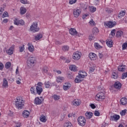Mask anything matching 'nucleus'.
<instances>
[{
    "label": "nucleus",
    "instance_id": "69168bd1",
    "mask_svg": "<svg viewBox=\"0 0 127 127\" xmlns=\"http://www.w3.org/2000/svg\"><path fill=\"white\" fill-rule=\"evenodd\" d=\"M90 107L92 109H96V106H95V104H91Z\"/></svg>",
    "mask_w": 127,
    "mask_h": 127
},
{
    "label": "nucleus",
    "instance_id": "774afa93",
    "mask_svg": "<svg viewBox=\"0 0 127 127\" xmlns=\"http://www.w3.org/2000/svg\"><path fill=\"white\" fill-rule=\"evenodd\" d=\"M56 44H57V45H61V44H62V43L61 42H60L59 41H56Z\"/></svg>",
    "mask_w": 127,
    "mask_h": 127
},
{
    "label": "nucleus",
    "instance_id": "4d7b16f0",
    "mask_svg": "<svg viewBox=\"0 0 127 127\" xmlns=\"http://www.w3.org/2000/svg\"><path fill=\"white\" fill-rule=\"evenodd\" d=\"M94 115L96 117H99V116H100V112L98 111H95L94 112Z\"/></svg>",
    "mask_w": 127,
    "mask_h": 127
},
{
    "label": "nucleus",
    "instance_id": "e2e57ef3",
    "mask_svg": "<svg viewBox=\"0 0 127 127\" xmlns=\"http://www.w3.org/2000/svg\"><path fill=\"white\" fill-rule=\"evenodd\" d=\"M3 69V64L2 63H0V70H2Z\"/></svg>",
    "mask_w": 127,
    "mask_h": 127
},
{
    "label": "nucleus",
    "instance_id": "c756f323",
    "mask_svg": "<svg viewBox=\"0 0 127 127\" xmlns=\"http://www.w3.org/2000/svg\"><path fill=\"white\" fill-rule=\"evenodd\" d=\"M99 32V29L97 27H94L92 29V34L96 35Z\"/></svg>",
    "mask_w": 127,
    "mask_h": 127
},
{
    "label": "nucleus",
    "instance_id": "0e129e2a",
    "mask_svg": "<svg viewBox=\"0 0 127 127\" xmlns=\"http://www.w3.org/2000/svg\"><path fill=\"white\" fill-rule=\"evenodd\" d=\"M8 22V19H4L2 21V23H6Z\"/></svg>",
    "mask_w": 127,
    "mask_h": 127
},
{
    "label": "nucleus",
    "instance_id": "6e6552de",
    "mask_svg": "<svg viewBox=\"0 0 127 127\" xmlns=\"http://www.w3.org/2000/svg\"><path fill=\"white\" fill-rule=\"evenodd\" d=\"M81 53L79 51H76L74 52L72 56V58L74 60H79L81 58Z\"/></svg>",
    "mask_w": 127,
    "mask_h": 127
},
{
    "label": "nucleus",
    "instance_id": "4be33fe9",
    "mask_svg": "<svg viewBox=\"0 0 127 127\" xmlns=\"http://www.w3.org/2000/svg\"><path fill=\"white\" fill-rule=\"evenodd\" d=\"M69 69L71 70V71H73V72H76V71H78L77 66H76L75 65H70L69 66Z\"/></svg>",
    "mask_w": 127,
    "mask_h": 127
},
{
    "label": "nucleus",
    "instance_id": "f704fd0d",
    "mask_svg": "<svg viewBox=\"0 0 127 127\" xmlns=\"http://www.w3.org/2000/svg\"><path fill=\"white\" fill-rule=\"evenodd\" d=\"M94 47L96 49H100V48H102L101 45H100L98 43H94Z\"/></svg>",
    "mask_w": 127,
    "mask_h": 127
},
{
    "label": "nucleus",
    "instance_id": "6ab92c4d",
    "mask_svg": "<svg viewBox=\"0 0 127 127\" xmlns=\"http://www.w3.org/2000/svg\"><path fill=\"white\" fill-rule=\"evenodd\" d=\"M72 105L73 106H80V101L78 99H74L72 102Z\"/></svg>",
    "mask_w": 127,
    "mask_h": 127
},
{
    "label": "nucleus",
    "instance_id": "393cba45",
    "mask_svg": "<svg viewBox=\"0 0 127 127\" xmlns=\"http://www.w3.org/2000/svg\"><path fill=\"white\" fill-rule=\"evenodd\" d=\"M120 102L122 104V105H127V99L126 98H122Z\"/></svg>",
    "mask_w": 127,
    "mask_h": 127
},
{
    "label": "nucleus",
    "instance_id": "39448f33",
    "mask_svg": "<svg viewBox=\"0 0 127 127\" xmlns=\"http://www.w3.org/2000/svg\"><path fill=\"white\" fill-rule=\"evenodd\" d=\"M78 124L81 127H84L86 125V119L83 116H80L77 119Z\"/></svg>",
    "mask_w": 127,
    "mask_h": 127
},
{
    "label": "nucleus",
    "instance_id": "b1692460",
    "mask_svg": "<svg viewBox=\"0 0 127 127\" xmlns=\"http://www.w3.org/2000/svg\"><path fill=\"white\" fill-rule=\"evenodd\" d=\"M106 44L109 47H113V40L109 39L106 42Z\"/></svg>",
    "mask_w": 127,
    "mask_h": 127
},
{
    "label": "nucleus",
    "instance_id": "79ce46f5",
    "mask_svg": "<svg viewBox=\"0 0 127 127\" xmlns=\"http://www.w3.org/2000/svg\"><path fill=\"white\" fill-rule=\"evenodd\" d=\"M11 65V64L10 62H8L5 64V67L6 69H8Z\"/></svg>",
    "mask_w": 127,
    "mask_h": 127
},
{
    "label": "nucleus",
    "instance_id": "37998d69",
    "mask_svg": "<svg viewBox=\"0 0 127 127\" xmlns=\"http://www.w3.org/2000/svg\"><path fill=\"white\" fill-rule=\"evenodd\" d=\"M53 99L55 100V101H58L59 99H60V97L59 96H58L57 95H54L53 96Z\"/></svg>",
    "mask_w": 127,
    "mask_h": 127
},
{
    "label": "nucleus",
    "instance_id": "1a4fd4ad",
    "mask_svg": "<svg viewBox=\"0 0 127 127\" xmlns=\"http://www.w3.org/2000/svg\"><path fill=\"white\" fill-rule=\"evenodd\" d=\"M121 117L120 115H118L117 114H114L113 116L110 117V121H114L115 122H117L120 120Z\"/></svg>",
    "mask_w": 127,
    "mask_h": 127
},
{
    "label": "nucleus",
    "instance_id": "423d86ee",
    "mask_svg": "<svg viewBox=\"0 0 127 127\" xmlns=\"http://www.w3.org/2000/svg\"><path fill=\"white\" fill-rule=\"evenodd\" d=\"M106 96L104 92H99L95 96L96 101H101V100H105Z\"/></svg>",
    "mask_w": 127,
    "mask_h": 127
},
{
    "label": "nucleus",
    "instance_id": "5fc2aeb1",
    "mask_svg": "<svg viewBox=\"0 0 127 127\" xmlns=\"http://www.w3.org/2000/svg\"><path fill=\"white\" fill-rule=\"evenodd\" d=\"M77 1V0H69V3L70 4H73V3H75Z\"/></svg>",
    "mask_w": 127,
    "mask_h": 127
},
{
    "label": "nucleus",
    "instance_id": "412c9836",
    "mask_svg": "<svg viewBox=\"0 0 127 127\" xmlns=\"http://www.w3.org/2000/svg\"><path fill=\"white\" fill-rule=\"evenodd\" d=\"M34 102L36 105H41V103H42V101H41V99H40L38 97H36L35 99Z\"/></svg>",
    "mask_w": 127,
    "mask_h": 127
},
{
    "label": "nucleus",
    "instance_id": "8fccbe9b",
    "mask_svg": "<svg viewBox=\"0 0 127 127\" xmlns=\"http://www.w3.org/2000/svg\"><path fill=\"white\" fill-rule=\"evenodd\" d=\"M19 25H24V21L23 20H19Z\"/></svg>",
    "mask_w": 127,
    "mask_h": 127
},
{
    "label": "nucleus",
    "instance_id": "4c0bfd02",
    "mask_svg": "<svg viewBox=\"0 0 127 127\" xmlns=\"http://www.w3.org/2000/svg\"><path fill=\"white\" fill-rule=\"evenodd\" d=\"M89 9L91 12H95L97 8L94 6L89 7Z\"/></svg>",
    "mask_w": 127,
    "mask_h": 127
},
{
    "label": "nucleus",
    "instance_id": "3c124183",
    "mask_svg": "<svg viewBox=\"0 0 127 127\" xmlns=\"http://www.w3.org/2000/svg\"><path fill=\"white\" fill-rule=\"evenodd\" d=\"M106 11L108 13H111V12H112L113 10L110 8H107L106 9Z\"/></svg>",
    "mask_w": 127,
    "mask_h": 127
},
{
    "label": "nucleus",
    "instance_id": "72a5a7b5",
    "mask_svg": "<svg viewBox=\"0 0 127 127\" xmlns=\"http://www.w3.org/2000/svg\"><path fill=\"white\" fill-rule=\"evenodd\" d=\"M42 38V34H38L36 37H35V40H39V39H41Z\"/></svg>",
    "mask_w": 127,
    "mask_h": 127
},
{
    "label": "nucleus",
    "instance_id": "bf43d9fd",
    "mask_svg": "<svg viewBox=\"0 0 127 127\" xmlns=\"http://www.w3.org/2000/svg\"><path fill=\"white\" fill-rule=\"evenodd\" d=\"M21 3H24V4H25L26 3H28L27 2V0H21Z\"/></svg>",
    "mask_w": 127,
    "mask_h": 127
},
{
    "label": "nucleus",
    "instance_id": "9d476101",
    "mask_svg": "<svg viewBox=\"0 0 127 127\" xmlns=\"http://www.w3.org/2000/svg\"><path fill=\"white\" fill-rule=\"evenodd\" d=\"M73 14L74 17H78L81 14V10L78 9H74L73 11Z\"/></svg>",
    "mask_w": 127,
    "mask_h": 127
},
{
    "label": "nucleus",
    "instance_id": "864d4df0",
    "mask_svg": "<svg viewBox=\"0 0 127 127\" xmlns=\"http://www.w3.org/2000/svg\"><path fill=\"white\" fill-rule=\"evenodd\" d=\"M30 91L32 94H35V90H34V87H32L30 89Z\"/></svg>",
    "mask_w": 127,
    "mask_h": 127
},
{
    "label": "nucleus",
    "instance_id": "338daca9",
    "mask_svg": "<svg viewBox=\"0 0 127 127\" xmlns=\"http://www.w3.org/2000/svg\"><path fill=\"white\" fill-rule=\"evenodd\" d=\"M3 10H4L3 8L1 7V8H0V15L2 14V12H3Z\"/></svg>",
    "mask_w": 127,
    "mask_h": 127
},
{
    "label": "nucleus",
    "instance_id": "680f3d73",
    "mask_svg": "<svg viewBox=\"0 0 127 127\" xmlns=\"http://www.w3.org/2000/svg\"><path fill=\"white\" fill-rule=\"evenodd\" d=\"M48 72V70H47V69H46L45 68H43V73H46V74H47Z\"/></svg>",
    "mask_w": 127,
    "mask_h": 127
},
{
    "label": "nucleus",
    "instance_id": "a18cd8bd",
    "mask_svg": "<svg viewBox=\"0 0 127 127\" xmlns=\"http://www.w3.org/2000/svg\"><path fill=\"white\" fill-rule=\"evenodd\" d=\"M119 77V75H117V73L115 72H113L112 73V77L114 79H118V77Z\"/></svg>",
    "mask_w": 127,
    "mask_h": 127
},
{
    "label": "nucleus",
    "instance_id": "58836bf2",
    "mask_svg": "<svg viewBox=\"0 0 127 127\" xmlns=\"http://www.w3.org/2000/svg\"><path fill=\"white\" fill-rule=\"evenodd\" d=\"M19 19L17 18H15L14 19V24L15 25H19Z\"/></svg>",
    "mask_w": 127,
    "mask_h": 127
},
{
    "label": "nucleus",
    "instance_id": "f3484780",
    "mask_svg": "<svg viewBox=\"0 0 127 127\" xmlns=\"http://www.w3.org/2000/svg\"><path fill=\"white\" fill-rule=\"evenodd\" d=\"M71 88V84L70 83H65L64 85L63 86V89L64 91H67V90H69Z\"/></svg>",
    "mask_w": 127,
    "mask_h": 127
},
{
    "label": "nucleus",
    "instance_id": "4468645a",
    "mask_svg": "<svg viewBox=\"0 0 127 127\" xmlns=\"http://www.w3.org/2000/svg\"><path fill=\"white\" fill-rule=\"evenodd\" d=\"M87 76L86 72H81V73H78V75L77 76V78H79V79H83Z\"/></svg>",
    "mask_w": 127,
    "mask_h": 127
},
{
    "label": "nucleus",
    "instance_id": "a211bd4d",
    "mask_svg": "<svg viewBox=\"0 0 127 127\" xmlns=\"http://www.w3.org/2000/svg\"><path fill=\"white\" fill-rule=\"evenodd\" d=\"M2 87L3 88L8 87V82H7V80L6 79V78L3 79Z\"/></svg>",
    "mask_w": 127,
    "mask_h": 127
},
{
    "label": "nucleus",
    "instance_id": "5701e85b",
    "mask_svg": "<svg viewBox=\"0 0 127 127\" xmlns=\"http://www.w3.org/2000/svg\"><path fill=\"white\" fill-rule=\"evenodd\" d=\"M29 115H30V113H29V111H28L25 110L23 112V116L24 118H28Z\"/></svg>",
    "mask_w": 127,
    "mask_h": 127
},
{
    "label": "nucleus",
    "instance_id": "bb28decb",
    "mask_svg": "<svg viewBox=\"0 0 127 127\" xmlns=\"http://www.w3.org/2000/svg\"><path fill=\"white\" fill-rule=\"evenodd\" d=\"M118 70L120 71V72H124V71L126 70V65H120L118 67Z\"/></svg>",
    "mask_w": 127,
    "mask_h": 127
},
{
    "label": "nucleus",
    "instance_id": "c03bdc74",
    "mask_svg": "<svg viewBox=\"0 0 127 127\" xmlns=\"http://www.w3.org/2000/svg\"><path fill=\"white\" fill-rule=\"evenodd\" d=\"M94 34H91L89 35V40H90V41H92V40H94V39H95V36H94Z\"/></svg>",
    "mask_w": 127,
    "mask_h": 127
},
{
    "label": "nucleus",
    "instance_id": "20e7f679",
    "mask_svg": "<svg viewBox=\"0 0 127 127\" xmlns=\"http://www.w3.org/2000/svg\"><path fill=\"white\" fill-rule=\"evenodd\" d=\"M39 29L37 22H33L32 25L30 26V30L31 31H33V32H37V31H39Z\"/></svg>",
    "mask_w": 127,
    "mask_h": 127
},
{
    "label": "nucleus",
    "instance_id": "a878e982",
    "mask_svg": "<svg viewBox=\"0 0 127 127\" xmlns=\"http://www.w3.org/2000/svg\"><path fill=\"white\" fill-rule=\"evenodd\" d=\"M96 55L94 53H90L89 55V57L91 60H94V58H96Z\"/></svg>",
    "mask_w": 127,
    "mask_h": 127
},
{
    "label": "nucleus",
    "instance_id": "f03ea898",
    "mask_svg": "<svg viewBox=\"0 0 127 127\" xmlns=\"http://www.w3.org/2000/svg\"><path fill=\"white\" fill-rule=\"evenodd\" d=\"M43 83L41 82H39L37 84H36V91L37 93L39 95H41V93L43 92Z\"/></svg>",
    "mask_w": 127,
    "mask_h": 127
},
{
    "label": "nucleus",
    "instance_id": "a19ab883",
    "mask_svg": "<svg viewBox=\"0 0 127 127\" xmlns=\"http://www.w3.org/2000/svg\"><path fill=\"white\" fill-rule=\"evenodd\" d=\"M69 50V47L68 46H64L62 48V50L63 51H68Z\"/></svg>",
    "mask_w": 127,
    "mask_h": 127
},
{
    "label": "nucleus",
    "instance_id": "09e8293b",
    "mask_svg": "<svg viewBox=\"0 0 127 127\" xmlns=\"http://www.w3.org/2000/svg\"><path fill=\"white\" fill-rule=\"evenodd\" d=\"M19 51L20 52H23V51H24V45L19 47Z\"/></svg>",
    "mask_w": 127,
    "mask_h": 127
},
{
    "label": "nucleus",
    "instance_id": "f257e3e1",
    "mask_svg": "<svg viewBox=\"0 0 127 127\" xmlns=\"http://www.w3.org/2000/svg\"><path fill=\"white\" fill-rule=\"evenodd\" d=\"M15 106L18 110H21L24 106V100L22 97H17L15 101Z\"/></svg>",
    "mask_w": 127,
    "mask_h": 127
},
{
    "label": "nucleus",
    "instance_id": "cd10ccee",
    "mask_svg": "<svg viewBox=\"0 0 127 127\" xmlns=\"http://www.w3.org/2000/svg\"><path fill=\"white\" fill-rule=\"evenodd\" d=\"M64 77L62 76H58L57 77V83H61L62 81H64Z\"/></svg>",
    "mask_w": 127,
    "mask_h": 127
},
{
    "label": "nucleus",
    "instance_id": "de8ad7c7",
    "mask_svg": "<svg viewBox=\"0 0 127 127\" xmlns=\"http://www.w3.org/2000/svg\"><path fill=\"white\" fill-rule=\"evenodd\" d=\"M116 29H113L111 32V35H112V36H115V35H116Z\"/></svg>",
    "mask_w": 127,
    "mask_h": 127
},
{
    "label": "nucleus",
    "instance_id": "ddd939ff",
    "mask_svg": "<svg viewBox=\"0 0 127 127\" xmlns=\"http://www.w3.org/2000/svg\"><path fill=\"white\" fill-rule=\"evenodd\" d=\"M85 115L87 120H90L93 117V113L91 112H86Z\"/></svg>",
    "mask_w": 127,
    "mask_h": 127
},
{
    "label": "nucleus",
    "instance_id": "c85d7f7f",
    "mask_svg": "<svg viewBox=\"0 0 127 127\" xmlns=\"http://www.w3.org/2000/svg\"><path fill=\"white\" fill-rule=\"evenodd\" d=\"M40 121L42 122V123H45L47 120L46 119V117L45 116L42 115L40 117Z\"/></svg>",
    "mask_w": 127,
    "mask_h": 127
},
{
    "label": "nucleus",
    "instance_id": "603ef678",
    "mask_svg": "<svg viewBox=\"0 0 127 127\" xmlns=\"http://www.w3.org/2000/svg\"><path fill=\"white\" fill-rule=\"evenodd\" d=\"M95 69H96V67L95 66H93V67H90L89 69L90 73L94 72V71H95Z\"/></svg>",
    "mask_w": 127,
    "mask_h": 127
},
{
    "label": "nucleus",
    "instance_id": "2f4dec72",
    "mask_svg": "<svg viewBox=\"0 0 127 127\" xmlns=\"http://www.w3.org/2000/svg\"><path fill=\"white\" fill-rule=\"evenodd\" d=\"M124 34V33L122 31H118L116 33L117 37H122V36Z\"/></svg>",
    "mask_w": 127,
    "mask_h": 127
},
{
    "label": "nucleus",
    "instance_id": "7c9ffc66",
    "mask_svg": "<svg viewBox=\"0 0 127 127\" xmlns=\"http://www.w3.org/2000/svg\"><path fill=\"white\" fill-rule=\"evenodd\" d=\"M26 12V8L21 7L20 8V13L21 14L23 15V14H25Z\"/></svg>",
    "mask_w": 127,
    "mask_h": 127
},
{
    "label": "nucleus",
    "instance_id": "ea45409f",
    "mask_svg": "<svg viewBox=\"0 0 127 127\" xmlns=\"http://www.w3.org/2000/svg\"><path fill=\"white\" fill-rule=\"evenodd\" d=\"M126 15V11H121L120 13V15H118V17H121V16H125Z\"/></svg>",
    "mask_w": 127,
    "mask_h": 127
},
{
    "label": "nucleus",
    "instance_id": "c9c22d12",
    "mask_svg": "<svg viewBox=\"0 0 127 127\" xmlns=\"http://www.w3.org/2000/svg\"><path fill=\"white\" fill-rule=\"evenodd\" d=\"M83 80H81V78H78V77L76 76V78H75L74 80L75 83H81Z\"/></svg>",
    "mask_w": 127,
    "mask_h": 127
},
{
    "label": "nucleus",
    "instance_id": "0eeeda50",
    "mask_svg": "<svg viewBox=\"0 0 127 127\" xmlns=\"http://www.w3.org/2000/svg\"><path fill=\"white\" fill-rule=\"evenodd\" d=\"M104 25H106V26H108L109 28H112L115 25H117V22L115 21L113 22L112 21H109L107 22H104Z\"/></svg>",
    "mask_w": 127,
    "mask_h": 127
},
{
    "label": "nucleus",
    "instance_id": "473e14b6",
    "mask_svg": "<svg viewBox=\"0 0 127 127\" xmlns=\"http://www.w3.org/2000/svg\"><path fill=\"white\" fill-rule=\"evenodd\" d=\"M64 127H73L72 124L69 122H65Z\"/></svg>",
    "mask_w": 127,
    "mask_h": 127
},
{
    "label": "nucleus",
    "instance_id": "7ed1b4c3",
    "mask_svg": "<svg viewBox=\"0 0 127 127\" xmlns=\"http://www.w3.org/2000/svg\"><path fill=\"white\" fill-rule=\"evenodd\" d=\"M34 63H35V58L34 57L29 58L27 61V65L29 68L34 66Z\"/></svg>",
    "mask_w": 127,
    "mask_h": 127
},
{
    "label": "nucleus",
    "instance_id": "f8f14e48",
    "mask_svg": "<svg viewBox=\"0 0 127 127\" xmlns=\"http://www.w3.org/2000/svg\"><path fill=\"white\" fill-rule=\"evenodd\" d=\"M69 33L71 35H73L74 36H75L77 35V34L78 33V32L76 30V29L74 28H71L69 29Z\"/></svg>",
    "mask_w": 127,
    "mask_h": 127
},
{
    "label": "nucleus",
    "instance_id": "2eb2a0df",
    "mask_svg": "<svg viewBox=\"0 0 127 127\" xmlns=\"http://www.w3.org/2000/svg\"><path fill=\"white\" fill-rule=\"evenodd\" d=\"M28 49L30 52H33L34 51V47L31 43L28 44Z\"/></svg>",
    "mask_w": 127,
    "mask_h": 127
},
{
    "label": "nucleus",
    "instance_id": "e433bc0d",
    "mask_svg": "<svg viewBox=\"0 0 127 127\" xmlns=\"http://www.w3.org/2000/svg\"><path fill=\"white\" fill-rule=\"evenodd\" d=\"M126 114H127V110L125 109L120 112V115L123 117L124 116H126Z\"/></svg>",
    "mask_w": 127,
    "mask_h": 127
},
{
    "label": "nucleus",
    "instance_id": "aec40b11",
    "mask_svg": "<svg viewBox=\"0 0 127 127\" xmlns=\"http://www.w3.org/2000/svg\"><path fill=\"white\" fill-rule=\"evenodd\" d=\"M45 88L49 89L52 87V84L49 81H45L44 83Z\"/></svg>",
    "mask_w": 127,
    "mask_h": 127
},
{
    "label": "nucleus",
    "instance_id": "13d9d810",
    "mask_svg": "<svg viewBox=\"0 0 127 127\" xmlns=\"http://www.w3.org/2000/svg\"><path fill=\"white\" fill-rule=\"evenodd\" d=\"M89 23L90 24H91V25H95V24H96V23H95V22H94V20L93 19H91L90 21H89Z\"/></svg>",
    "mask_w": 127,
    "mask_h": 127
},
{
    "label": "nucleus",
    "instance_id": "9b49d317",
    "mask_svg": "<svg viewBox=\"0 0 127 127\" xmlns=\"http://www.w3.org/2000/svg\"><path fill=\"white\" fill-rule=\"evenodd\" d=\"M13 51H14V46H12L8 50L6 51V52L8 55H12Z\"/></svg>",
    "mask_w": 127,
    "mask_h": 127
},
{
    "label": "nucleus",
    "instance_id": "052dcab7",
    "mask_svg": "<svg viewBox=\"0 0 127 127\" xmlns=\"http://www.w3.org/2000/svg\"><path fill=\"white\" fill-rule=\"evenodd\" d=\"M7 17V12H4L2 14V17L3 18L4 17Z\"/></svg>",
    "mask_w": 127,
    "mask_h": 127
},
{
    "label": "nucleus",
    "instance_id": "6e6d98bb",
    "mask_svg": "<svg viewBox=\"0 0 127 127\" xmlns=\"http://www.w3.org/2000/svg\"><path fill=\"white\" fill-rule=\"evenodd\" d=\"M127 77V72L126 73H123L122 79H126Z\"/></svg>",
    "mask_w": 127,
    "mask_h": 127
},
{
    "label": "nucleus",
    "instance_id": "49530a36",
    "mask_svg": "<svg viewBox=\"0 0 127 127\" xmlns=\"http://www.w3.org/2000/svg\"><path fill=\"white\" fill-rule=\"evenodd\" d=\"M127 43H125L122 45V48L123 50H125V49H127Z\"/></svg>",
    "mask_w": 127,
    "mask_h": 127
},
{
    "label": "nucleus",
    "instance_id": "dca6fc26",
    "mask_svg": "<svg viewBox=\"0 0 127 127\" xmlns=\"http://www.w3.org/2000/svg\"><path fill=\"white\" fill-rule=\"evenodd\" d=\"M114 87L116 89H118V90H120L121 88H122V83H121L119 81H117L114 83Z\"/></svg>",
    "mask_w": 127,
    "mask_h": 127
}]
</instances>
